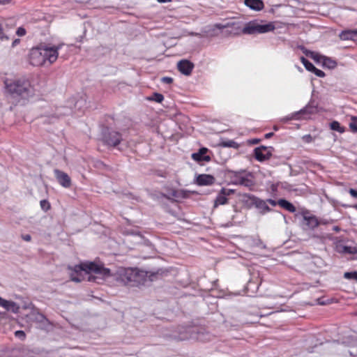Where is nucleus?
I'll return each mask as SVG.
<instances>
[{
    "instance_id": "obj_21",
    "label": "nucleus",
    "mask_w": 357,
    "mask_h": 357,
    "mask_svg": "<svg viewBox=\"0 0 357 357\" xmlns=\"http://www.w3.org/2000/svg\"><path fill=\"white\" fill-rule=\"evenodd\" d=\"M122 280L125 282H133L135 280V275H136V268H126L123 271L121 274Z\"/></svg>"
},
{
    "instance_id": "obj_39",
    "label": "nucleus",
    "mask_w": 357,
    "mask_h": 357,
    "mask_svg": "<svg viewBox=\"0 0 357 357\" xmlns=\"http://www.w3.org/2000/svg\"><path fill=\"white\" fill-rule=\"evenodd\" d=\"M26 29L22 26L18 27L16 31V34L18 36H24L26 34Z\"/></svg>"
},
{
    "instance_id": "obj_16",
    "label": "nucleus",
    "mask_w": 357,
    "mask_h": 357,
    "mask_svg": "<svg viewBox=\"0 0 357 357\" xmlns=\"http://www.w3.org/2000/svg\"><path fill=\"white\" fill-rule=\"evenodd\" d=\"M315 110V108L310 106V105H307L305 107H304L303 109H301L300 111L298 112H296L294 114H292L291 115L289 116H286V117H284L281 119V121L284 123H286L291 119H298L300 117L299 116L301 114H312L314 112V111Z\"/></svg>"
},
{
    "instance_id": "obj_29",
    "label": "nucleus",
    "mask_w": 357,
    "mask_h": 357,
    "mask_svg": "<svg viewBox=\"0 0 357 357\" xmlns=\"http://www.w3.org/2000/svg\"><path fill=\"white\" fill-rule=\"evenodd\" d=\"M220 145L223 147H229L238 149L239 145L234 140L222 141L220 143Z\"/></svg>"
},
{
    "instance_id": "obj_50",
    "label": "nucleus",
    "mask_w": 357,
    "mask_h": 357,
    "mask_svg": "<svg viewBox=\"0 0 357 357\" xmlns=\"http://www.w3.org/2000/svg\"><path fill=\"white\" fill-rule=\"evenodd\" d=\"M273 135V132H268L265 135V137L268 139Z\"/></svg>"
},
{
    "instance_id": "obj_47",
    "label": "nucleus",
    "mask_w": 357,
    "mask_h": 357,
    "mask_svg": "<svg viewBox=\"0 0 357 357\" xmlns=\"http://www.w3.org/2000/svg\"><path fill=\"white\" fill-rule=\"evenodd\" d=\"M259 139H253L250 141V143L252 144H257L259 143Z\"/></svg>"
},
{
    "instance_id": "obj_40",
    "label": "nucleus",
    "mask_w": 357,
    "mask_h": 357,
    "mask_svg": "<svg viewBox=\"0 0 357 357\" xmlns=\"http://www.w3.org/2000/svg\"><path fill=\"white\" fill-rule=\"evenodd\" d=\"M15 337L24 340L26 337L25 333L23 331H17L15 333Z\"/></svg>"
},
{
    "instance_id": "obj_12",
    "label": "nucleus",
    "mask_w": 357,
    "mask_h": 357,
    "mask_svg": "<svg viewBox=\"0 0 357 357\" xmlns=\"http://www.w3.org/2000/svg\"><path fill=\"white\" fill-rule=\"evenodd\" d=\"M54 173L56 179L61 185L66 188L71 186V179L66 173L58 169H55Z\"/></svg>"
},
{
    "instance_id": "obj_42",
    "label": "nucleus",
    "mask_w": 357,
    "mask_h": 357,
    "mask_svg": "<svg viewBox=\"0 0 357 357\" xmlns=\"http://www.w3.org/2000/svg\"><path fill=\"white\" fill-rule=\"evenodd\" d=\"M161 82L165 84H171L173 82V79L170 77H163L161 78Z\"/></svg>"
},
{
    "instance_id": "obj_26",
    "label": "nucleus",
    "mask_w": 357,
    "mask_h": 357,
    "mask_svg": "<svg viewBox=\"0 0 357 357\" xmlns=\"http://www.w3.org/2000/svg\"><path fill=\"white\" fill-rule=\"evenodd\" d=\"M278 204L283 208L287 211L294 213L296 211V207L289 201L284 199H280L278 200Z\"/></svg>"
},
{
    "instance_id": "obj_46",
    "label": "nucleus",
    "mask_w": 357,
    "mask_h": 357,
    "mask_svg": "<svg viewBox=\"0 0 357 357\" xmlns=\"http://www.w3.org/2000/svg\"><path fill=\"white\" fill-rule=\"evenodd\" d=\"M20 39L19 38H15L13 43H12V47H15V46H17L18 44H20Z\"/></svg>"
},
{
    "instance_id": "obj_15",
    "label": "nucleus",
    "mask_w": 357,
    "mask_h": 357,
    "mask_svg": "<svg viewBox=\"0 0 357 357\" xmlns=\"http://www.w3.org/2000/svg\"><path fill=\"white\" fill-rule=\"evenodd\" d=\"M13 27L8 25V24L3 21L0 22V40H9L11 38V30Z\"/></svg>"
},
{
    "instance_id": "obj_36",
    "label": "nucleus",
    "mask_w": 357,
    "mask_h": 357,
    "mask_svg": "<svg viewBox=\"0 0 357 357\" xmlns=\"http://www.w3.org/2000/svg\"><path fill=\"white\" fill-rule=\"evenodd\" d=\"M312 73H313L319 77H324L326 75L324 71L317 68L316 67L314 68Z\"/></svg>"
},
{
    "instance_id": "obj_19",
    "label": "nucleus",
    "mask_w": 357,
    "mask_h": 357,
    "mask_svg": "<svg viewBox=\"0 0 357 357\" xmlns=\"http://www.w3.org/2000/svg\"><path fill=\"white\" fill-rule=\"evenodd\" d=\"M35 320L40 324V327L43 330L49 331L52 327L51 322L42 313H37L35 316Z\"/></svg>"
},
{
    "instance_id": "obj_30",
    "label": "nucleus",
    "mask_w": 357,
    "mask_h": 357,
    "mask_svg": "<svg viewBox=\"0 0 357 357\" xmlns=\"http://www.w3.org/2000/svg\"><path fill=\"white\" fill-rule=\"evenodd\" d=\"M331 129L342 133L344 132V128L342 127L339 122L334 121L330 124Z\"/></svg>"
},
{
    "instance_id": "obj_24",
    "label": "nucleus",
    "mask_w": 357,
    "mask_h": 357,
    "mask_svg": "<svg viewBox=\"0 0 357 357\" xmlns=\"http://www.w3.org/2000/svg\"><path fill=\"white\" fill-rule=\"evenodd\" d=\"M339 37L342 40H357V30H344L342 31Z\"/></svg>"
},
{
    "instance_id": "obj_31",
    "label": "nucleus",
    "mask_w": 357,
    "mask_h": 357,
    "mask_svg": "<svg viewBox=\"0 0 357 357\" xmlns=\"http://www.w3.org/2000/svg\"><path fill=\"white\" fill-rule=\"evenodd\" d=\"M72 113L71 108L68 107H61L57 109V115L58 116H65L68 115Z\"/></svg>"
},
{
    "instance_id": "obj_53",
    "label": "nucleus",
    "mask_w": 357,
    "mask_h": 357,
    "mask_svg": "<svg viewBox=\"0 0 357 357\" xmlns=\"http://www.w3.org/2000/svg\"><path fill=\"white\" fill-rule=\"evenodd\" d=\"M88 279H89V280H91V276H89V277H88Z\"/></svg>"
},
{
    "instance_id": "obj_13",
    "label": "nucleus",
    "mask_w": 357,
    "mask_h": 357,
    "mask_svg": "<svg viewBox=\"0 0 357 357\" xmlns=\"http://www.w3.org/2000/svg\"><path fill=\"white\" fill-rule=\"evenodd\" d=\"M194 64L187 59H183L178 62L177 68L184 75H190L194 68Z\"/></svg>"
},
{
    "instance_id": "obj_1",
    "label": "nucleus",
    "mask_w": 357,
    "mask_h": 357,
    "mask_svg": "<svg viewBox=\"0 0 357 357\" xmlns=\"http://www.w3.org/2000/svg\"><path fill=\"white\" fill-rule=\"evenodd\" d=\"M83 273H94L96 275V276L93 277L94 280L98 277L106 278L111 275V271L109 268H105L102 264H98L91 261L76 265L70 274L71 280L76 282H82L84 280Z\"/></svg>"
},
{
    "instance_id": "obj_9",
    "label": "nucleus",
    "mask_w": 357,
    "mask_h": 357,
    "mask_svg": "<svg viewBox=\"0 0 357 357\" xmlns=\"http://www.w3.org/2000/svg\"><path fill=\"white\" fill-rule=\"evenodd\" d=\"M29 62L32 66H40L45 65L44 55L42 54L40 45L33 47L29 53Z\"/></svg>"
},
{
    "instance_id": "obj_14",
    "label": "nucleus",
    "mask_w": 357,
    "mask_h": 357,
    "mask_svg": "<svg viewBox=\"0 0 357 357\" xmlns=\"http://www.w3.org/2000/svg\"><path fill=\"white\" fill-rule=\"evenodd\" d=\"M234 192V191L233 190L222 188L215 200L214 207H217L218 205H223L227 204V196H229Z\"/></svg>"
},
{
    "instance_id": "obj_20",
    "label": "nucleus",
    "mask_w": 357,
    "mask_h": 357,
    "mask_svg": "<svg viewBox=\"0 0 357 357\" xmlns=\"http://www.w3.org/2000/svg\"><path fill=\"white\" fill-rule=\"evenodd\" d=\"M215 179L210 174H200L196 178V183L199 185H210L214 183Z\"/></svg>"
},
{
    "instance_id": "obj_28",
    "label": "nucleus",
    "mask_w": 357,
    "mask_h": 357,
    "mask_svg": "<svg viewBox=\"0 0 357 357\" xmlns=\"http://www.w3.org/2000/svg\"><path fill=\"white\" fill-rule=\"evenodd\" d=\"M146 99L149 101H155L160 103L164 100V96L161 93H153L152 96L147 97Z\"/></svg>"
},
{
    "instance_id": "obj_22",
    "label": "nucleus",
    "mask_w": 357,
    "mask_h": 357,
    "mask_svg": "<svg viewBox=\"0 0 357 357\" xmlns=\"http://www.w3.org/2000/svg\"><path fill=\"white\" fill-rule=\"evenodd\" d=\"M164 197L171 199L170 197L177 199H185L189 197V191L184 190H172L169 195H163Z\"/></svg>"
},
{
    "instance_id": "obj_45",
    "label": "nucleus",
    "mask_w": 357,
    "mask_h": 357,
    "mask_svg": "<svg viewBox=\"0 0 357 357\" xmlns=\"http://www.w3.org/2000/svg\"><path fill=\"white\" fill-rule=\"evenodd\" d=\"M266 204L267 203H269L271 205H272L273 206H275L278 204V202L272 199H268L266 200Z\"/></svg>"
},
{
    "instance_id": "obj_18",
    "label": "nucleus",
    "mask_w": 357,
    "mask_h": 357,
    "mask_svg": "<svg viewBox=\"0 0 357 357\" xmlns=\"http://www.w3.org/2000/svg\"><path fill=\"white\" fill-rule=\"evenodd\" d=\"M208 151V149L207 148L202 147L199 149L198 152L192 154V158L197 162H208L211 160V157L206 155Z\"/></svg>"
},
{
    "instance_id": "obj_44",
    "label": "nucleus",
    "mask_w": 357,
    "mask_h": 357,
    "mask_svg": "<svg viewBox=\"0 0 357 357\" xmlns=\"http://www.w3.org/2000/svg\"><path fill=\"white\" fill-rule=\"evenodd\" d=\"M22 238L25 241H30L31 240V236L29 234H22Z\"/></svg>"
},
{
    "instance_id": "obj_34",
    "label": "nucleus",
    "mask_w": 357,
    "mask_h": 357,
    "mask_svg": "<svg viewBox=\"0 0 357 357\" xmlns=\"http://www.w3.org/2000/svg\"><path fill=\"white\" fill-rule=\"evenodd\" d=\"M40 207L44 211H47L50 208V204L46 199H43L40 202Z\"/></svg>"
},
{
    "instance_id": "obj_35",
    "label": "nucleus",
    "mask_w": 357,
    "mask_h": 357,
    "mask_svg": "<svg viewBox=\"0 0 357 357\" xmlns=\"http://www.w3.org/2000/svg\"><path fill=\"white\" fill-rule=\"evenodd\" d=\"M349 127L354 132H357V118L354 117L349 123Z\"/></svg>"
},
{
    "instance_id": "obj_51",
    "label": "nucleus",
    "mask_w": 357,
    "mask_h": 357,
    "mask_svg": "<svg viewBox=\"0 0 357 357\" xmlns=\"http://www.w3.org/2000/svg\"><path fill=\"white\" fill-rule=\"evenodd\" d=\"M158 1L160 3H166L170 1V0H158Z\"/></svg>"
},
{
    "instance_id": "obj_23",
    "label": "nucleus",
    "mask_w": 357,
    "mask_h": 357,
    "mask_svg": "<svg viewBox=\"0 0 357 357\" xmlns=\"http://www.w3.org/2000/svg\"><path fill=\"white\" fill-rule=\"evenodd\" d=\"M244 3L246 6L256 11L261 10L264 7L261 0H245Z\"/></svg>"
},
{
    "instance_id": "obj_5",
    "label": "nucleus",
    "mask_w": 357,
    "mask_h": 357,
    "mask_svg": "<svg viewBox=\"0 0 357 357\" xmlns=\"http://www.w3.org/2000/svg\"><path fill=\"white\" fill-rule=\"evenodd\" d=\"M243 200L245 204L248 207L255 206L258 208L261 214H264L271 211L266 201L261 199L253 195L244 194L243 195Z\"/></svg>"
},
{
    "instance_id": "obj_52",
    "label": "nucleus",
    "mask_w": 357,
    "mask_h": 357,
    "mask_svg": "<svg viewBox=\"0 0 357 357\" xmlns=\"http://www.w3.org/2000/svg\"><path fill=\"white\" fill-rule=\"evenodd\" d=\"M131 234H135V235H139V232H134V231H131L130 232Z\"/></svg>"
},
{
    "instance_id": "obj_4",
    "label": "nucleus",
    "mask_w": 357,
    "mask_h": 357,
    "mask_svg": "<svg viewBox=\"0 0 357 357\" xmlns=\"http://www.w3.org/2000/svg\"><path fill=\"white\" fill-rule=\"evenodd\" d=\"M275 29L272 23L265 24H259L257 22H250L243 27L242 32L244 34L264 33Z\"/></svg>"
},
{
    "instance_id": "obj_8",
    "label": "nucleus",
    "mask_w": 357,
    "mask_h": 357,
    "mask_svg": "<svg viewBox=\"0 0 357 357\" xmlns=\"http://www.w3.org/2000/svg\"><path fill=\"white\" fill-rule=\"evenodd\" d=\"M302 227L305 231L313 230L320 224H326V222L319 220L317 218L310 214L308 212L304 213L302 220Z\"/></svg>"
},
{
    "instance_id": "obj_17",
    "label": "nucleus",
    "mask_w": 357,
    "mask_h": 357,
    "mask_svg": "<svg viewBox=\"0 0 357 357\" xmlns=\"http://www.w3.org/2000/svg\"><path fill=\"white\" fill-rule=\"evenodd\" d=\"M0 307H2L6 310L10 311L13 313H17L20 310V306L15 302L3 299L1 296Z\"/></svg>"
},
{
    "instance_id": "obj_43",
    "label": "nucleus",
    "mask_w": 357,
    "mask_h": 357,
    "mask_svg": "<svg viewBox=\"0 0 357 357\" xmlns=\"http://www.w3.org/2000/svg\"><path fill=\"white\" fill-rule=\"evenodd\" d=\"M349 194L353 197L357 198V190L356 189L351 188V189H349Z\"/></svg>"
},
{
    "instance_id": "obj_6",
    "label": "nucleus",
    "mask_w": 357,
    "mask_h": 357,
    "mask_svg": "<svg viewBox=\"0 0 357 357\" xmlns=\"http://www.w3.org/2000/svg\"><path fill=\"white\" fill-rule=\"evenodd\" d=\"M102 140L105 144L116 147L121 142L122 135L119 132L106 127L102 130Z\"/></svg>"
},
{
    "instance_id": "obj_25",
    "label": "nucleus",
    "mask_w": 357,
    "mask_h": 357,
    "mask_svg": "<svg viewBox=\"0 0 357 357\" xmlns=\"http://www.w3.org/2000/svg\"><path fill=\"white\" fill-rule=\"evenodd\" d=\"M235 183L243 185L248 188H251L255 185V182L250 179L248 176H238L236 177Z\"/></svg>"
},
{
    "instance_id": "obj_7",
    "label": "nucleus",
    "mask_w": 357,
    "mask_h": 357,
    "mask_svg": "<svg viewBox=\"0 0 357 357\" xmlns=\"http://www.w3.org/2000/svg\"><path fill=\"white\" fill-rule=\"evenodd\" d=\"M161 275L160 271L155 272L145 271L136 268V275H135L134 285H140L145 284L147 281H154L158 280Z\"/></svg>"
},
{
    "instance_id": "obj_38",
    "label": "nucleus",
    "mask_w": 357,
    "mask_h": 357,
    "mask_svg": "<svg viewBox=\"0 0 357 357\" xmlns=\"http://www.w3.org/2000/svg\"><path fill=\"white\" fill-rule=\"evenodd\" d=\"M298 48L300 49L303 52V53L307 56H309L310 54L312 52V51L306 49L303 45H298Z\"/></svg>"
},
{
    "instance_id": "obj_2",
    "label": "nucleus",
    "mask_w": 357,
    "mask_h": 357,
    "mask_svg": "<svg viewBox=\"0 0 357 357\" xmlns=\"http://www.w3.org/2000/svg\"><path fill=\"white\" fill-rule=\"evenodd\" d=\"M172 337L177 341L192 339L204 342L211 340V335L204 329L192 326L178 327L177 331L172 334Z\"/></svg>"
},
{
    "instance_id": "obj_11",
    "label": "nucleus",
    "mask_w": 357,
    "mask_h": 357,
    "mask_svg": "<svg viewBox=\"0 0 357 357\" xmlns=\"http://www.w3.org/2000/svg\"><path fill=\"white\" fill-rule=\"evenodd\" d=\"M271 149H273L272 147L264 146L255 148L254 151L255 158L260 162L269 159L271 156Z\"/></svg>"
},
{
    "instance_id": "obj_48",
    "label": "nucleus",
    "mask_w": 357,
    "mask_h": 357,
    "mask_svg": "<svg viewBox=\"0 0 357 357\" xmlns=\"http://www.w3.org/2000/svg\"><path fill=\"white\" fill-rule=\"evenodd\" d=\"M10 0H0V5H5L10 2Z\"/></svg>"
},
{
    "instance_id": "obj_3",
    "label": "nucleus",
    "mask_w": 357,
    "mask_h": 357,
    "mask_svg": "<svg viewBox=\"0 0 357 357\" xmlns=\"http://www.w3.org/2000/svg\"><path fill=\"white\" fill-rule=\"evenodd\" d=\"M6 90L12 98L27 99L33 94L30 82L26 79H17L9 84L6 83Z\"/></svg>"
},
{
    "instance_id": "obj_27",
    "label": "nucleus",
    "mask_w": 357,
    "mask_h": 357,
    "mask_svg": "<svg viewBox=\"0 0 357 357\" xmlns=\"http://www.w3.org/2000/svg\"><path fill=\"white\" fill-rule=\"evenodd\" d=\"M322 66L323 67L328 69H333L337 66V62L331 58L324 56L322 61Z\"/></svg>"
},
{
    "instance_id": "obj_37",
    "label": "nucleus",
    "mask_w": 357,
    "mask_h": 357,
    "mask_svg": "<svg viewBox=\"0 0 357 357\" xmlns=\"http://www.w3.org/2000/svg\"><path fill=\"white\" fill-rule=\"evenodd\" d=\"M343 252L345 253L353 254L356 252V248L350 246H344Z\"/></svg>"
},
{
    "instance_id": "obj_10",
    "label": "nucleus",
    "mask_w": 357,
    "mask_h": 357,
    "mask_svg": "<svg viewBox=\"0 0 357 357\" xmlns=\"http://www.w3.org/2000/svg\"><path fill=\"white\" fill-rule=\"evenodd\" d=\"M42 54L44 55L45 64L48 62L49 64L53 63L58 58V47H48L47 45H40Z\"/></svg>"
},
{
    "instance_id": "obj_32",
    "label": "nucleus",
    "mask_w": 357,
    "mask_h": 357,
    "mask_svg": "<svg viewBox=\"0 0 357 357\" xmlns=\"http://www.w3.org/2000/svg\"><path fill=\"white\" fill-rule=\"evenodd\" d=\"M312 59L315 61L316 62L321 63L322 64V61L324 56L319 54L317 52H312L309 56Z\"/></svg>"
},
{
    "instance_id": "obj_49",
    "label": "nucleus",
    "mask_w": 357,
    "mask_h": 357,
    "mask_svg": "<svg viewBox=\"0 0 357 357\" xmlns=\"http://www.w3.org/2000/svg\"><path fill=\"white\" fill-rule=\"evenodd\" d=\"M300 59L303 65L308 61V60L303 56H301Z\"/></svg>"
},
{
    "instance_id": "obj_41",
    "label": "nucleus",
    "mask_w": 357,
    "mask_h": 357,
    "mask_svg": "<svg viewBox=\"0 0 357 357\" xmlns=\"http://www.w3.org/2000/svg\"><path fill=\"white\" fill-rule=\"evenodd\" d=\"M303 66H305L306 70H307L308 71H310V72H312V70L315 68V66L309 61L307 62H306Z\"/></svg>"
},
{
    "instance_id": "obj_33",
    "label": "nucleus",
    "mask_w": 357,
    "mask_h": 357,
    "mask_svg": "<svg viewBox=\"0 0 357 357\" xmlns=\"http://www.w3.org/2000/svg\"><path fill=\"white\" fill-rule=\"evenodd\" d=\"M344 278L347 280H357V271L345 272L344 274Z\"/></svg>"
}]
</instances>
